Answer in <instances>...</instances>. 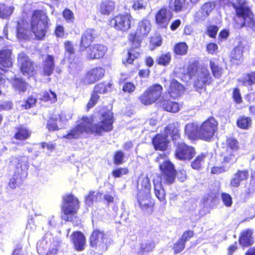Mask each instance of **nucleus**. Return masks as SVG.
<instances>
[{"mask_svg": "<svg viewBox=\"0 0 255 255\" xmlns=\"http://www.w3.org/2000/svg\"><path fill=\"white\" fill-rule=\"evenodd\" d=\"M27 23L23 20L18 22L16 32L18 38L26 39L32 32L37 39H42L49 29V19L45 12L36 10L31 18L30 30L27 28Z\"/></svg>", "mask_w": 255, "mask_h": 255, "instance_id": "nucleus-1", "label": "nucleus"}, {"mask_svg": "<svg viewBox=\"0 0 255 255\" xmlns=\"http://www.w3.org/2000/svg\"><path fill=\"white\" fill-rule=\"evenodd\" d=\"M164 154L160 155L157 158V161L159 163V168L161 171V176H156L153 179L154 186V193L158 200L166 203L165 192L162 187V183L171 184L175 178V170L173 165L166 160Z\"/></svg>", "mask_w": 255, "mask_h": 255, "instance_id": "nucleus-2", "label": "nucleus"}, {"mask_svg": "<svg viewBox=\"0 0 255 255\" xmlns=\"http://www.w3.org/2000/svg\"><path fill=\"white\" fill-rule=\"evenodd\" d=\"M99 123L93 126L90 118L83 117L79 119L77 125L83 132H95L101 133L103 131H109L113 129V114L110 111L103 112L99 118Z\"/></svg>", "mask_w": 255, "mask_h": 255, "instance_id": "nucleus-3", "label": "nucleus"}, {"mask_svg": "<svg viewBox=\"0 0 255 255\" xmlns=\"http://www.w3.org/2000/svg\"><path fill=\"white\" fill-rule=\"evenodd\" d=\"M232 5L235 9L236 15L234 17V25L236 28L244 26L255 29V18L248 7L245 0H232Z\"/></svg>", "mask_w": 255, "mask_h": 255, "instance_id": "nucleus-4", "label": "nucleus"}, {"mask_svg": "<svg viewBox=\"0 0 255 255\" xmlns=\"http://www.w3.org/2000/svg\"><path fill=\"white\" fill-rule=\"evenodd\" d=\"M187 74L190 77L196 76L195 85L197 88H203L206 85H209L212 82V77L205 67L197 68L193 64L188 67Z\"/></svg>", "mask_w": 255, "mask_h": 255, "instance_id": "nucleus-5", "label": "nucleus"}, {"mask_svg": "<svg viewBox=\"0 0 255 255\" xmlns=\"http://www.w3.org/2000/svg\"><path fill=\"white\" fill-rule=\"evenodd\" d=\"M9 166L13 169L14 176L22 178L27 174L29 167L28 157L25 155H15L9 159Z\"/></svg>", "mask_w": 255, "mask_h": 255, "instance_id": "nucleus-6", "label": "nucleus"}, {"mask_svg": "<svg viewBox=\"0 0 255 255\" xmlns=\"http://www.w3.org/2000/svg\"><path fill=\"white\" fill-rule=\"evenodd\" d=\"M64 200L62 206L63 214L62 215V218L66 221H71L72 216L76 213L79 208V201L77 198L72 195L65 196Z\"/></svg>", "mask_w": 255, "mask_h": 255, "instance_id": "nucleus-7", "label": "nucleus"}, {"mask_svg": "<svg viewBox=\"0 0 255 255\" xmlns=\"http://www.w3.org/2000/svg\"><path fill=\"white\" fill-rule=\"evenodd\" d=\"M150 28L151 24L148 20L144 19L139 22L135 34L129 36V40L132 42V47H140L141 39L148 34Z\"/></svg>", "mask_w": 255, "mask_h": 255, "instance_id": "nucleus-8", "label": "nucleus"}, {"mask_svg": "<svg viewBox=\"0 0 255 255\" xmlns=\"http://www.w3.org/2000/svg\"><path fill=\"white\" fill-rule=\"evenodd\" d=\"M217 122L214 118H210L199 127L198 137L209 141L213 136L217 129Z\"/></svg>", "mask_w": 255, "mask_h": 255, "instance_id": "nucleus-9", "label": "nucleus"}, {"mask_svg": "<svg viewBox=\"0 0 255 255\" xmlns=\"http://www.w3.org/2000/svg\"><path fill=\"white\" fill-rule=\"evenodd\" d=\"M162 87L159 84L149 87L139 97L141 103L148 105L155 103L161 97Z\"/></svg>", "mask_w": 255, "mask_h": 255, "instance_id": "nucleus-10", "label": "nucleus"}, {"mask_svg": "<svg viewBox=\"0 0 255 255\" xmlns=\"http://www.w3.org/2000/svg\"><path fill=\"white\" fill-rule=\"evenodd\" d=\"M90 243L92 247H95L101 252H105L108 249L110 239L102 231L96 230L91 236Z\"/></svg>", "mask_w": 255, "mask_h": 255, "instance_id": "nucleus-11", "label": "nucleus"}, {"mask_svg": "<svg viewBox=\"0 0 255 255\" xmlns=\"http://www.w3.org/2000/svg\"><path fill=\"white\" fill-rule=\"evenodd\" d=\"M17 65L22 74L27 78L32 76L34 74L33 62L24 53H20L17 57Z\"/></svg>", "mask_w": 255, "mask_h": 255, "instance_id": "nucleus-12", "label": "nucleus"}, {"mask_svg": "<svg viewBox=\"0 0 255 255\" xmlns=\"http://www.w3.org/2000/svg\"><path fill=\"white\" fill-rule=\"evenodd\" d=\"M131 18L129 14H119L110 20V24L118 30L126 31L130 27Z\"/></svg>", "mask_w": 255, "mask_h": 255, "instance_id": "nucleus-13", "label": "nucleus"}, {"mask_svg": "<svg viewBox=\"0 0 255 255\" xmlns=\"http://www.w3.org/2000/svg\"><path fill=\"white\" fill-rule=\"evenodd\" d=\"M194 148L187 144L182 143L179 144L175 152V156L181 160H190L195 155Z\"/></svg>", "mask_w": 255, "mask_h": 255, "instance_id": "nucleus-14", "label": "nucleus"}, {"mask_svg": "<svg viewBox=\"0 0 255 255\" xmlns=\"http://www.w3.org/2000/svg\"><path fill=\"white\" fill-rule=\"evenodd\" d=\"M106 51L107 48L103 45L94 44L87 49L86 57L89 60L100 59L104 56Z\"/></svg>", "mask_w": 255, "mask_h": 255, "instance_id": "nucleus-15", "label": "nucleus"}, {"mask_svg": "<svg viewBox=\"0 0 255 255\" xmlns=\"http://www.w3.org/2000/svg\"><path fill=\"white\" fill-rule=\"evenodd\" d=\"M172 13L166 8H161L155 15V20L157 24L160 27L165 28L172 17Z\"/></svg>", "mask_w": 255, "mask_h": 255, "instance_id": "nucleus-16", "label": "nucleus"}, {"mask_svg": "<svg viewBox=\"0 0 255 255\" xmlns=\"http://www.w3.org/2000/svg\"><path fill=\"white\" fill-rule=\"evenodd\" d=\"M105 73V69L101 67L93 68L87 73L85 79L86 82L89 84H93L102 79Z\"/></svg>", "mask_w": 255, "mask_h": 255, "instance_id": "nucleus-17", "label": "nucleus"}, {"mask_svg": "<svg viewBox=\"0 0 255 255\" xmlns=\"http://www.w3.org/2000/svg\"><path fill=\"white\" fill-rule=\"evenodd\" d=\"M11 51L9 49H3L0 51V74H3L1 72H5V68H9L12 66Z\"/></svg>", "mask_w": 255, "mask_h": 255, "instance_id": "nucleus-18", "label": "nucleus"}, {"mask_svg": "<svg viewBox=\"0 0 255 255\" xmlns=\"http://www.w3.org/2000/svg\"><path fill=\"white\" fill-rule=\"evenodd\" d=\"M165 87L168 88V92L173 98H176L179 96L183 93L184 90L183 86L175 79H172L169 84L166 83L165 85Z\"/></svg>", "mask_w": 255, "mask_h": 255, "instance_id": "nucleus-19", "label": "nucleus"}, {"mask_svg": "<svg viewBox=\"0 0 255 255\" xmlns=\"http://www.w3.org/2000/svg\"><path fill=\"white\" fill-rule=\"evenodd\" d=\"M71 239L77 251H81L84 249L86 245V238L81 232H74L71 235Z\"/></svg>", "mask_w": 255, "mask_h": 255, "instance_id": "nucleus-20", "label": "nucleus"}, {"mask_svg": "<svg viewBox=\"0 0 255 255\" xmlns=\"http://www.w3.org/2000/svg\"><path fill=\"white\" fill-rule=\"evenodd\" d=\"M137 200L140 207L142 210H146L151 207L152 205L150 201V192H143L139 191L137 194Z\"/></svg>", "mask_w": 255, "mask_h": 255, "instance_id": "nucleus-21", "label": "nucleus"}, {"mask_svg": "<svg viewBox=\"0 0 255 255\" xmlns=\"http://www.w3.org/2000/svg\"><path fill=\"white\" fill-rule=\"evenodd\" d=\"M168 139L164 134H158L152 139V143L155 150L164 151L167 146Z\"/></svg>", "mask_w": 255, "mask_h": 255, "instance_id": "nucleus-22", "label": "nucleus"}, {"mask_svg": "<svg viewBox=\"0 0 255 255\" xmlns=\"http://www.w3.org/2000/svg\"><path fill=\"white\" fill-rule=\"evenodd\" d=\"M94 38V31L92 29L86 30L83 34L81 40L80 49L84 51L88 48Z\"/></svg>", "mask_w": 255, "mask_h": 255, "instance_id": "nucleus-23", "label": "nucleus"}, {"mask_svg": "<svg viewBox=\"0 0 255 255\" xmlns=\"http://www.w3.org/2000/svg\"><path fill=\"white\" fill-rule=\"evenodd\" d=\"M252 235L253 232L252 230L248 229L243 231L240 237V244L244 247L252 245L254 243V239Z\"/></svg>", "mask_w": 255, "mask_h": 255, "instance_id": "nucleus-24", "label": "nucleus"}, {"mask_svg": "<svg viewBox=\"0 0 255 255\" xmlns=\"http://www.w3.org/2000/svg\"><path fill=\"white\" fill-rule=\"evenodd\" d=\"M198 130L199 127L194 123H188L185 127V134L191 140H194L198 137Z\"/></svg>", "mask_w": 255, "mask_h": 255, "instance_id": "nucleus-25", "label": "nucleus"}, {"mask_svg": "<svg viewBox=\"0 0 255 255\" xmlns=\"http://www.w3.org/2000/svg\"><path fill=\"white\" fill-rule=\"evenodd\" d=\"M54 57L48 55L43 64V72L44 75L49 76L52 74L54 69Z\"/></svg>", "mask_w": 255, "mask_h": 255, "instance_id": "nucleus-26", "label": "nucleus"}, {"mask_svg": "<svg viewBox=\"0 0 255 255\" xmlns=\"http://www.w3.org/2000/svg\"><path fill=\"white\" fill-rule=\"evenodd\" d=\"M115 4L113 1L105 0L99 5V11L104 15H109L115 9Z\"/></svg>", "mask_w": 255, "mask_h": 255, "instance_id": "nucleus-27", "label": "nucleus"}, {"mask_svg": "<svg viewBox=\"0 0 255 255\" xmlns=\"http://www.w3.org/2000/svg\"><path fill=\"white\" fill-rule=\"evenodd\" d=\"M249 176L248 171L246 170H239L235 174L233 178L231 181V185L233 187H239L240 182L246 180Z\"/></svg>", "mask_w": 255, "mask_h": 255, "instance_id": "nucleus-28", "label": "nucleus"}, {"mask_svg": "<svg viewBox=\"0 0 255 255\" xmlns=\"http://www.w3.org/2000/svg\"><path fill=\"white\" fill-rule=\"evenodd\" d=\"M164 134L168 138L170 136L173 139H176L180 136L177 126L175 124L168 125L164 129Z\"/></svg>", "mask_w": 255, "mask_h": 255, "instance_id": "nucleus-29", "label": "nucleus"}, {"mask_svg": "<svg viewBox=\"0 0 255 255\" xmlns=\"http://www.w3.org/2000/svg\"><path fill=\"white\" fill-rule=\"evenodd\" d=\"M235 152L231 151L227 149L226 152H223L222 156L223 157L222 164L228 165L230 166L235 163L237 161V158L234 154Z\"/></svg>", "mask_w": 255, "mask_h": 255, "instance_id": "nucleus-30", "label": "nucleus"}, {"mask_svg": "<svg viewBox=\"0 0 255 255\" xmlns=\"http://www.w3.org/2000/svg\"><path fill=\"white\" fill-rule=\"evenodd\" d=\"M161 105L165 111L171 113H176L180 109L178 103L170 100L163 101Z\"/></svg>", "mask_w": 255, "mask_h": 255, "instance_id": "nucleus-31", "label": "nucleus"}, {"mask_svg": "<svg viewBox=\"0 0 255 255\" xmlns=\"http://www.w3.org/2000/svg\"><path fill=\"white\" fill-rule=\"evenodd\" d=\"M215 4L214 2H209L205 3L201 8V19H204L208 17L210 12L214 9Z\"/></svg>", "mask_w": 255, "mask_h": 255, "instance_id": "nucleus-32", "label": "nucleus"}, {"mask_svg": "<svg viewBox=\"0 0 255 255\" xmlns=\"http://www.w3.org/2000/svg\"><path fill=\"white\" fill-rule=\"evenodd\" d=\"M14 7L8 6L3 3H0V17L3 19L7 18L12 13Z\"/></svg>", "mask_w": 255, "mask_h": 255, "instance_id": "nucleus-33", "label": "nucleus"}, {"mask_svg": "<svg viewBox=\"0 0 255 255\" xmlns=\"http://www.w3.org/2000/svg\"><path fill=\"white\" fill-rule=\"evenodd\" d=\"M38 99L44 102L50 101L51 103H55L57 101V97L56 94L49 91L48 92H43L38 96Z\"/></svg>", "mask_w": 255, "mask_h": 255, "instance_id": "nucleus-34", "label": "nucleus"}, {"mask_svg": "<svg viewBox=\"0 0 255 255\" xmlns=\"http://www.w3.org/2000/svg\"><path fill=\"white\" fill-rule=\"evenodd\" d=\"M84 133L80 128L77 125L76 126L71 129L69 132L64 135L63 137L69 139L79 138Z\"/></svg>", "mask_w": 255, "mask_h": 255, "instance_id": "nucleus-35", "label": "nucleus"}, {"mask_svg": "<svg viewBox=\"0 0 255 255\" xmlns=\"http://www.w3.org/2000/svg\"><path fill=\"white\" fill-rule=\"evenodd\" d=\"M12 82L15 90L19 92H24L26 91L27 84L22 80L15 78Z\"/></svg>", "mask_w": 255, "mask_h": 255, "instance_id": "nucleus-36", "label": "nucleus"}, {"mask_svg": "<svg viewBox=\"0 0 255 255\" xmlns=\"http://www.w3.org/2000/svg\"><path fill=\"white\" fill-rule=\"evenodd\" d=\"M131 46H132V44H131ZM137 48H134V47H132V49L128 51V57L126 58V61L125 62L124 60H123V62L124 64H131L133 60L137 58L138 56H139V52L134 49Z\"/></svg>", "mask_w": 255, "mask_h": 255, "instance_id": "nucleus-37", "label": "nucleus"}, {"mask_svg": "<svg viewBox=\"0 0 255 255\" xmlns=\"http://www.w3.org/2000/svg\"><path fill=\"white\" fill-rule=\"evenodd\" d=\"M252 124V120L249 117H242L237 121L238 127L242 129H248L251 127Z\"/></svg>", "mask_w": 255, "mask_h": 255, "instance_id": "nucleus-38", "label": "nucleus"}, {"mask_svg": "<svg viewBox=\"0 0 255 255\" xmlns=\"http://www.w3.org/2000/svg\"><path fill=\"white\" fill-rule=\"evenodd\" d=\"M171 59V54L169 52L162 54L156 60L158 65L167 66L169 65Z\"/></svg>", "mask_w": 255, "mask_h": 255, "instance_id": "nucleus-39", "label": "nucleus"}, {"mask_svg": "<svg viewBox=\"0 0 255 255\" xmlns=\"http://www.w3.org/2000/svg\"><path fill=\"white\" fill-rule=\"evenodd\" d=\"M30 135V132L27 128L20 127L18 128L17 131L15 134V137L16 139L19 140H24L29 137Z\"/></svg>", "mask_w": 255, "mask_h": 255, "instance_id": "nucleus-40", "label": "nucleus"}, {"mask_svg": "<svg viewBox=\"0 0 255 255\" xmlns=\"http://www.w3.org/2000/svg\"><path fill=\"white\" fill-rule=\"evenodd\" d=\"M210 66L213 76L216 78H220L223 73L222 68L212 60L210 61Z\"/></svg>", "mask_w": 255, "mask_h": 255, "instance_id": "nucleus-41", "label": "nucleus"}, {"mask_svg": "<svg viewBox=\"0 0 255 255\" xmlns=\"http://www.w3.org/2000/svg\"><path fill=\"white\" fill-rule=\"evenodd\" d=\"M183 7V2L181 0H169V8L174 11H180Z\"/></svg>", "mask_w": 255, "mask_h": 255, "instance_id": "nucleus-42", "label": "nucleus"}, {"mask_svg": "<svg viewBox=\"0 0 255 255\" xmlns=\"http://www.w3.org/2000/svg\"><path fill=\"white\" fill-rule=\"evenodd\" d=\"M188 46L184 42H181L177 44L174 48V52L178 55H185L187 53Z\"/></svg>", "mask_w": 255, "mask_h": 255, "instance_id": "nucleus-43", "label": "nucleus"}, {"mask_svg": "<svg viewBox=\"0 0 255 255\" xmlns=\"http://www.w3.org/2000/svg\"><path fill=\"white\" fill-rule=\"evenodd\" d=\"M206 157V154L205 153H202L199 155L191 163L192 167L195 169H200Z\"/></svg>", "mask_w": 255, "mask_h": 255, "instance_id": "nucleus-44", "label": "nucleus"}, {"mask_svg": "<svg viewBox=\"0 0 255 255\" xmlns=\"http://www.w3.org/2000/svg\"><path fill=\"white\" fill-rule=\"evenodd\" d=\"M112 85L111 83H108L107 85L103 83H99L95 87L94 92L97 94L105 93L108 91V89L111 88Z\"/></svg>", "mask_w": 255, "mask_h": 255, "instance_id": "nucleus-45", "label": "nucleus"}, {"mask_svg": "<svg viewBox=\"0 0 255 255\" xmlns=\"http://www.w3.org/2000/svg\"><path fill=\"white\" fill-rule=\"evenodd\" d=\"M131 6L134 10H139L144 9L146 4L142 0H133L131 2Z\"/></svg>", "mask_w": 255, "mask_h": 255, "instance_id": "nucleus-46", "label": "nucleus"}, {"mask_svg": "<svg viewBox=\"0 0 255 255\" xmlns=\"http://www.w3.org/2000/svg\"><path fill=\"white\" fill-rule=\"evenodd\" d=\"M227 145L228 147L230 148L229 150L235 152L239 148V143L238 141L232 138H229L227 140Z\"/></svg>", "mask_w": 255, "mask_h": 255, "instance_id": "nucleus-47", "label": "nucleus"}, {"mask_svg": "<svg viewBox=\"0 0 255 255\" xmlns=\"http://www.w3.org/2000/svg\"><path fill=\"white\" fill-rule=\"evenodd\" d=\"M223 165L219 166H214L211 168V172L212 174H219L223 172L227 171L230 168V166L228 165Z\"/></svg>", "mask_w": 255, "mask_h": 255, "instance_id": "nucleus-48", "label": "nucleus"}, {"mask_svg": "<svg viewBox=\"0 0 255 255\" xmlns=\"http://www.w3.org/2000/svg\"><path fill=\"white\" fill-rule=\"evenodd\" d=\"M57 122V119L56 118H51L48 120L46 127L49 131H54L59 129Z\"/></svg>", "mask_w": 255, "mask_h": 255, "instance_id": "nucleus-49", "label": "nucleus"}, {"mask_svg": "<svg viewBox=\"0 0 255 255\" xmlns=\"http://www.w3.org/2000/svg\"><path fill=\"white\" fill-rule=\"evenodd\" d=\"M185 244L180 240H179L175 243L173 246V250L174 253L179 254L181 253L185 248Z\"/></svg>", "mask_w": 255, "mask_h": 255, "instance_id": "nucleus-50", "label": "nucleus"}, {"mask_svg": "<svg viewBox=\"0 0 255 255\" xmlns=\"http://www.w3.org/2000/svg\"><path fill=\"white\" fill-rule=\"evenodd\" d=\"M232 58L236 60H240L243 56L242 50L239 47L235 48L231 53Z\"/></svg>", "mask_w": 255, "mask_h": 255, "instance_id": "nucleus-51", "label": "nucleus"}, {"mask_svg": "<svg viewBox=\"0 0 255 255\" xmlns=\"http://www.w3.org/2000/svg\"><path fill=\"white\" fill-rule=\"evenodd\" d=\"M141 185L144 189H141L140 191L143 192H150V184L149 182V179L147 176L143 177L141 182Z\"/></svg>", "mask_w": 255, "mask_h": 255, "instance_id": "nucleus-52", "label": "nucleus"}, {"mask_svg": "<svg viewBox=\"0 0 255 255\" xmlns=\"http://www.w3.org/2000/svg\"><path fill=\"white\" fill-rule=\"evenodd\" d=\"M124 154L120 151L115 153L114 156V162L116 164H121L124 162Z\"/></svg>", "mask_w": 255, "mask_h": 255, "instance_id": "nucleus-53", "label": "nucleus"}, {"mask_svg": "<svg viewBox=\"0 0 255 255\" xmlns=\"http://www.w3.org/2000/svg\"><path fill=\"white\" fill-rule=\"evenodd\" d=\"M222 200L224 204L227 207H230L232 204V198L231 196L227 193L222 194Z\"/></svg>", "mask_w": 255, "mask_h": 255, "instance_id": "nucleus-54", "label": "nucleus"}, {"mask_svg": "<svg viewBox=\"0 0 255 255\" xmlns=\"http://www.w3.org/2000/svg\"><path fill=\"white\" fill-rule=\"evenodd\" d=\"M154 246L150 243H143L140 245V252L141 253L149 252L151 251Z\"/></svg>", "mask_w": 255, "mask_h": 255, "instance_id": "nucleus-55", "label": "nucleus"}, {"mask_svg": "<svg viewBox=\"0 0 255 255\" xmlns=\"http://www.w3.org/2000/svg\"><path fill=\"white\" fill-rule=\"evenodd\" d=\"M218 30L219 28L218 26L215 25H210L208 27L207 34L210 37L214 38L215 37Z\"/></svg>", "mask_w": 255, "mask_h": 255, "instance_id": "nucleus-56", "label": "nucleus"}, {"mask_svg": "<svg viewBox=\"0 0 255 255\" xmlns=\"http://www.w3.org/2000/svg\"><path fill=\"white\" fill-rule=\"evenodd\" d=\"M135 89V85L130 82L126 83L123 87V90L125 92L131 93L133 92Z\"/></svg>", "mask_w": 255, "mask_h": 255, "instance_id": "nucleus-57", "label": "nucleus"}, {"mask_svg": "<svg viewBox=\"0 0 255 255\" xmlns=\"http://www.w3.org/2000/svg\"><path fill=\"white\" fill-rule=\"evenodd\" d=\"M36 101L35 98L30 97L25 101L24 105H21V107L24 109H29L35 103Z\"/></svg>", "mask_w": 255, "mask_h": 255, "instance_id": "nucleus-58", "label": "nucleus"}, {"mask_svg": "<svg viewBox=\"0 0 255 255\" xmlns=\"http://www.w3.org/2000/svg\"><path fill=\"white\" fill-rule=\"evenodd\" d=\"M99 96L98 94L94 93L92 94L91 99L87 105L88 109L93 107L97 102L99 99Z\"/></svg>", "mask_w": 255, "mask_h": 255, "instance_id": "nucleus-59", "label": "nucleus"}, {"mask_svg": "<svg viewBox=\"0 0 255 255\" xmlns=\"http://www.w3.org/2000/svg\"><path fill=\"white\" fill-rule=\"evenodd\" d=\"M207 50L209 54H216L218 52V46L214 43H209L207 45Z\"/></svg>", "mask_w": 255, "mask_h": 255, "instance_id": "nucleus-60", "label": "nucleus"}, {"mask_svg": "<svg viewBox=\"0 0 255 255\" xmlns=\"http://www.w3.org/2000/svg\"><path fill=\"white\" fill-rule=\"evenodd\" d=\"M128 171V170L126 168H119L113 171V175L115 177H120L122 175L126 174Z\"/></svg>", "mask_w": 255, "mask_h": 255, "instance_id": "nucleus-61", "label": "nucleus"}, {"mask_svg": "<svg viewBox=\"0 0 255 255\" xmlns=\"http://www.w3.org/2000/svg\"><path fill=\"white\" fill-rule=\"evenodd\" d=\"M64 17L69 21H72L74 19V14L71 10L66 9L63 12Z\"/></svg>", "mask_w": 255, "mask_h": 255, "instance_id": "nucleus-62", "label": "nucleus"}, {"mask_svg": "<svg viewBox=\"0 0 255 255\" xmlns=\"http://www.w3.org/2000/svg\"><path fill=\"white\" fill-rule=\"evenodd\" d=\"M193 233L191 231H188L183 233L181 237L179 240L183 241L185 244L186 242L189 240V239L193 236Z\"/></svg>", "mask_w": 255, "mask_h": 255, "instance_id": "nucleus-63", "label": "nucleus"}, {"mask_svg": "<svg viewBox=\"0 0 255 255\" xmlns=\"http://www.w3.org/2000/svg\"><path fill=\"white\" fill-rule=\"evenodd\" d=\"M233 98L237 103H241L242 101V97L238 89H235L233 91Z\"/></svg>", "mask_w": 255, "mask_h": 255, "instance_id": "nucleus-64", "label": "nucleus"}]
</instances>
